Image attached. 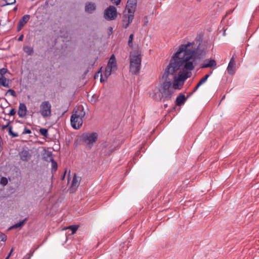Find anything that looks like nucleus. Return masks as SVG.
<instances>
[{"label":"nucleus","mask_w":259,"mask_h":259,"mask_svg":"<svg viewBox=\"0 0 259 259\" xmlns=\"http://www.w3.org/2000/svg\"><path fill=\"white\" fill-rule=\"evenodd\" d=\"M1 183L3 185H6L8 183V180L6 178H2L1 180Z\"/></svg>","instance_id":"nucleus-36"},{"label":"nucleus","mask_w":259,"mask_h":259,"mask_svg":"<svg viewBox=\"0 0 259 259\" xmlns=\"http://www.w3.org/2000/svg\"><path fill=\"white\" fill-rule=\"evenodd\" d=\"M134 13H128V14L126 15L127 20L129 21L131 23L133 21L134 17Z\"/></svg>","instance_id":"nucleus-31"},{"label":"nucleus","mask_w":259,"mask_h":259,"mask_svg":"<svg viewBox=\"0 0 259 259\" xmlns=\"http://www.w3.org/2000/svg\"><path fill=\"white\" fill-rule=\"evenodd\" d=\"M7 240V236L0 232V241H5Z\"/></svg>","instance_id":"nucleus-34"},{"label":"nucleus","mask_w":259,"mask_h":259,"mask_svg":"<svg viewBox=\"0 0 259 259\" xmlns=\"http://www.w3.org/2000/svg\"><path fill=\"white\" fill-rule=\"evenodd\" d=\"M7 94H10L14 97H15L17 96L15 91L12 89L9 90L7 92Z\"/></svg>","instance_id":"nucleus-35"},{"label":"nucleus","mask_w":259,"mask_h":259,"mask_svg":"<svg viewBox=\"0 0 259 259\" xmlns=\"http://www.w3.org/2000/svg\"><path fill=\"white\" fill-rule=\"evenodd\" d=\"M0 85L5 88H9V79H7L5 76H0Z\"/></svg>","instance_id":"nucleus-19"},{"label":"nucleus","mask_w":259,"mask_h":259,"mask_svg":"<svg viewBox=\"0 0 259 259\" xmlns=\"http://www.w3.org/2000/svg\"><path fill=\"white\" fill-rule=\"evenodd\" d=\"M141 64V58L140 55L137 51H135L130 55V71L133 74L139 73Z\"/></svg>","instance_id":"nucleus-2"},{"label":"nucleus","mask_w":259,"mask_h":259,"mask_svg":"<svg viewBox=\"0 0 259 259\" xmlns=\"http://www.w3.org/2000/svg\"><path fill=\"white\" fill-rule=\"evenodd\" d=\"M163 99H170L174 93L171 83L169 81L164 82L160 86Z\"/></svg>","instance_id":"nucleus-5"},{"label":"nucleus","mask_w":259,"mask_h":259,"mask_svg":"<svg viewBox=\"0 0 259 259\" xmlns=\"http://www.w3.org/2000/svg\"><path fill=\"white\" fill-rule=\"evenodd\" d=\"M151 97L156 101H160L163 99L160 87H155L150 93Z\"/></svg>","instance_id":"nucleus-8"},{"label":"nucleus","mask_w":259,"mask_h":259,"mask_svg":"<svg viewBox=\"0 0 259 259\" xmlns=\"http://www.w3.org/2000/svg\"><path fill=\"white\" fill-rule=\"evenodd\" d=\"M231 12V11H229L228 13H227V14L230 13Z\"/></svg>","instance_id":"nucleus-52"},{"label":"nucleus","mask_w":259,"mask_h":259,"mask_svg":"<svg viewBox=\"0 0 259 259\" xmlns=\"http://www.w3.org/2000/svg\"><path fill=\"white\" fill-rule=\"evenodd\" d=\"M114 71L111 68H108V66H107L104 72V75L106 78H107L111 75V73Z\"/></svg>","instance_id":"nucleus-25"},{"label":"nucleus","mask_w":259,"mask_h":259,"mask_svg":"<svg viewBox=\"0 0 259 259\" xmlns=\"http://www.w3.org/2000/svg\"><path fill=\"white\" fill-rule=\"evenodd\" d=\"M186 79H183L181 78H180V74H179V77L177 79H176L173 83L172 85V90L176 89V90H180L181 89V87L183 85L184 81Z\"/></svg>","instance_id":"nucleus-14"},{"label":"nucleus","mask_w":259,"mask_h":259,"mask_svg":"<svg viewBox=\"0 0 259 259\" xmlns=\"http://www.w3.org/2000/svg\"><path fill=\"white\" fill-rule=\"evenodd\" d=\"M210 76L209 74H206L204 76V77H203L198 82V85H201L202 84H203V83H204L207 78L209 77V76Z\"/></svg>","instance_id":"nucleus-29"},{"label":"nucleus","mask_w":259,"mask_h":259,"mask_svg":"<svg viewBox=\"0 0 259 259\" xmlns=\"http://www.w3.org/2000/svg\"><path fill=\"white\" fill-rule=\"evenodd\" d=\"M112 3L116 5H118L120 4L121 0H111Z\"/></svg>","instance_id":"nucleus-41"},{"label":"nucleus","mask_w":259,"mask_h":259,"mask_svg":"<svg viewBox=\"0 0 259 259\" xmlns=\"http://www.w3.org/2000/svg\"><path fill=\"white\" fill-rule=\"evenodd\" d=\"M49 156L50 160L52 162V171H56L57 169V163L55 161H54L51 155Z\"/></svg>","instance_id":"nucleus-22"},{"label":"nucleus","mask_w":259,"mask_h":259,"mask_svg":"<svg viewBox=\"0 0 259 259\" xmlns=\"http://www.w3.org/2000/svg\"><path fill=\"white\" fill-rule=\"evenodd\" d=\"M39 112L44 118L50 117L52 115V105L49 101H42L39 105Z\"/></svg>","instance_id":"nucleus-4"},{"label":"nucleus","mask_w":259,"mask_h":259,"mask_svg":"<svg viewBox=\"0 0 259 259\" xmlns=\"http://www.w3.org/2000/svg\"><path fill=\"white\" fill-rule=\"evenodd\" d=\"M30 157L29 152L27 150H23L20 153V157L22 161H28Z\"/></svg>","instance_id":"nucleus-20"},{"label":"nucleus","mask_w":259,"mask_h":259,"mask_svg":"<svg viewBox=\"0 0 259 259\" xmlns=\"http://www.w3.org/2000/svg\"><path fill=\"white\" fill-rule=\"evenodd\" d=\"M33 253H28L26 255H25L23 259H30L31 257L32 256Z\"/></svg>","instance_id":"nucleus-39"},{"label":"nucleus","mask_w":259,"mask_h":259,"mask_svg":"<svg viewBox=\"0 0 259 259\" xmlns=\"http://www.w3.org/2000/svg\"><path fill=\"white\" fill-rule=\"evenodd\" d=\"M39 133L45 137H48L49 134L48 130L46 128H41L39 130Z\"/></svg>","instance_id":"nucleus-28"},{"label":"nucleus","mask_w":259,"mask_h":259,"mask_svg":"<svg viewBox=\"0 0 259 259\" xmlns=\"http://www.w3.org/2000/svg\"><path fill=\"white\" fill-rule=\"evenodd\" d=\"M30 15H25L19 20L18 26V30H20L22 27L29 21Z\"/></svg>","instance_id":"nucleus-17"},{"label":"nucleus","mask_w":259,"mask_h":259,"mask_svg":"<svg viewBox=\"0 0 259 259\" xmlns=\"http://www.w3.org/2000/svg\"><path fill=\"white\" fill-rule=\"evenodd\" d=\"M96 77H98V75H95V78H96Z\"/></svg>","instance_id":"nucleus-49"},{"label":"nucleus","mask_w":259,"mask_h":259,"mask_svg":"<svg viewBox=\"0 0 259 259\" xmlns=\"http://www.w3.org/2000/svg\"><path fill=\"white\" fill-rule=\"evenodd\" d=\"M81 178L77 177L75 174H73V177L72 180L71 187L70 188V191L71 193H73L75 191L76 189L78 188L80 184Z\"/></svg>","instance_id":"nucleus-9"},{"label":"nucleus","mask_w":259,"mask_h":259,"mask_svg":"<svg viewBox=\"0 0 259 259\" xmlns=\"http://www.w3.org/2000/svg\"><path fill=\"white\" fill-rule=\"evenodd\" d=\"M27 108L24 103H20L19 105L18 114L19 117L23 118L27 114Z\"/></svg>","instance_id":"nucleus-13"},{"label":"nucleus","mask_w":259,"mask_h":259,"mask_svg":"<svg viewBox=\"0 0 259 259\" xmlns=\"http://www.w3.org/2000/svg\"><path fill=\"white\" fill-rule=\"evenodd\" d=\"M147 19H148L147 16H145L144 17L145 24H146L148 23Z\"/></svg>","instance_id":"nucleus-45"},{"label":"nucleus","mask_w":259,"mask_h":259,"mask_svg":"<svg viewBox=\"0 0 259 259\" xmlns=\"http://www.w3.org/2000/svg\"><path fill=\"white\" fill-rule=\"evenodd\" d=\"M23 35H20V36L19 37L18 39V40L19 41H22V40H23Z\"/></svg>","instance_id":"nucleus-42"},{"label":"nucleus","mask_w":259,"mask_h":259,"mask_svg":"<svg viewBox=\"0 0 259 259\" xmlns=\"http://www.w3.org/2000/svg\"><path fill=\"white\" fill-rule=\"evenodd\" d=\"M26 220H27V218H25L23 221H20V222L11 226L10 228H9V230H11L12 229H15V228L21 227L22 225H24V224L25 223V222H26Z\"/></svg>","instance_id":"nucleus-24"},{"label":"nucleus","mask_w":259,"mask_h":259,"mask_svg":"<svg viewBox=\"0 0 259 259\" xmlns=\"http://www.w3.org/2000/svg\"><path fill=\"white\" fill-rule=\"evenodd\" d=\"M8 132L9 134L13 138L17 137L18 136L17 133L13 132L12 126L11 125L8 126Z\"/></svg>","instance_id":"nucleus-26"},{"label":"nucleus","mask_w":259,"mask_h":259,"mask_svg":"<svg viewBox=\"0 0 259 259\" xmlns=\"http://www.w3.org/2000/svg\"><path fill=\"white\" fill-rule=\"evenodd\" d=\"M31 131L30 130L28 129V128H25L24 129V131L23 132H22V135H24V134H31Z\"/></svg>","instance_id":"nucleus-37"},{"label":"nucleus","mask_w":259,"mask_h":259,"mask_svg":"<svg viewBox=\"0 0 259 259\" xmlns=\"http://www.w3.org/2000/svg\"><path fill=\"white\" fill-rule=\"evenodd\" d=\"M197 1H198V2H200V1H201L202 0H197Z\"/></svg>","instance_id":"nucleus-51"},{"label":"nucleus","mask_w":259,"mask_h":259,"mask_svg":"<svg viewBox=\"0 0 259 259\" xmlns=\"http://www.w3.org/2000/svg\"><path fill=\"white\" fill-rule=\"evenodd\" d=\"M107 78H106L105 76L103 75L102 74H101V78H100V81L101 82H104L107 80Z\"/></svg>","instance_id":"nucleus-40"},{"label":"nucleus","mask_w":259,"mask_h":259,"mask_svg":"<svg viewBox=\"0 0 259 259\" xmlns=\"http://www.w3.org/2000/svg\"><path fill=\"white\" fill-rule=\"evenodd\" d=\"M200 85H198V83L197 84V85L196 86L193 92H196L198 89V88L200 87Z\"/></svg>","instance_id":"nucleus-43"},{"label":"nucleus","mask_w":259,"mask_h":259,"mask_svg":"<svg viewBox=\"0 0 259 259\" xmlns=\"http://www.w3.org/2000/svg\"><path fill=\"white\" fill-rule=\"evenodd\" d=\"M137 4V0H128L126 6V10L127 11V12L135 13Z\"/></svg>","instance_id":"nucleus-11"},{"label":"nucleus","mask_w":259,"mask_h":259,"mask_svg":"<svg viewBox=\"0 0 259 259\" xmlns=\"http://www.w3.org/2000/svg\"><path fill=\"white\" fill-rule=\"evenodd\" d=\"M5 3L2 4L1 6L4 7L7 5H11L14 4L16 3V0H3Z\"/></svg>","instance_id":"nucleus-27"},{"label":"nucleus","mask_w":259,"mask_h":259,"mask_svg":"<svg viewBox=\"0 0 259 259\" xmlns=\"http://www.w3.org/2000/svg\"><path fill=\"white\" fill-rule=\"evenodd\" d=\"M96 9V5L93 2H87L85 5V11L89 14H92Z\"/></svg>","instance_id":"nucleus-15"},{"label":"nucleus","mask_w":259,"mask_h":259,"mask_svg":"<svg viewBox=\"0 0 259 259\" xmlns=\"http://www.w3.org/2000/svg\"><path fill=\"white\" fill-rule=\"evenodd\" d=\"M194 42H188L180 46L165 69L162 75L163 79H166L169 75H174L180 69V78L186 79L191 76V71L197 64L196 60L200 59L205 54L204 50L194 48Z\"/></svg>","instance_id":"nucleus-1"},{"label":"nucleus","mask_w":259,"mask_h":259,"mask_svg":"<svg viewBox=\"0 0 259 259\" xmlns=\"http://www.w3.org/2000/svg\"><path fill=\"white\" fill-rule=\"evenodd\" d=\"M98 135L97 133H86L82 135L83 142L87 145L89 148H91L98 139Z\"/></svg>","instance_id":"nucleus-6"},{"label":"nucleus","mask_w":259,"mask_h":259,"mask_svg":"<svg viewBox=\"0 0 259 259\" xmlns=\"http://www.w3.org/2000/svg\"><path fill=\"white\" fill-rule=\"evenodd\" d=\"M107 66H108V68H110L114 71L117 70V63L115 56L114 55H112L111 56Z\"/></svg>","instance_id":"nucleus-16"},{"label":"nucleus","mask_w":259,"mask_h":259,"mask_svg":"<svg viewBox=\"0 0 259 259\" xmlns=\"http://www.w3.org/2000/svg\"><path fill=\"white\" fill-rule=\"evenodd\" d=\"M227 69L229 74L233 75L235 74L236 71V63L234 56L230 59Z\"/></svg>","instance_id":"nucleus-10"},{"label":"nucleus","mask_w":259,"mask_h":259,"mask_svg":"<svg viewBox=\"0 0 259 259\" xmlns=\"http://www.w3.org/2000/svg\"><path fill=\"white\" fill-rule=\"evenodd\" d=\"M16 10H17V8H16V7H15V8H14V11H16Z\"/></svg>","instance_id":"nucleus-48"},{"label":"nucleus","mask_w":259,"mask_h":259,"mask_svg":"<svg viewBox=\"0 0 259 259\" xmlns=\"http://www.w3.org/2000/svg\"><path fill=\"white\" fill-rule=\"evenodd\" d=\"M122 21V26L125 28H127L130 24H131V23L127 20V17L126 14H124L123 15Z\"/></svg>","instance_id":"nucleus-23"},{"label":"nucleus","mask_w":259,"mask_h":259,"mask_svg":"<svg viewBox=\"0 0 259 259\" xmlns=\"http://www.w3.org/2000/svg\"><path fill=\"white\" fill-rule=\"evenodd\" d=\"M187 100V98H186L185 96L183 94L179 95L176 99V103L177 105L179 106H180L183 105Z\"/></svg>","instance_id":"nucleus-18"},{"label":"nucleus","mask_w":259,"mask_h":259,"mask_svg":"<svg viewBox=\"0 0 259 259\" xmlns=\"http://www.w3.org/2000/svg\"><path fill=\"white\" fill-rule=\"evenodd\" d=\"M65 173L66 172L64 173L63 176L62 177V179H63L64 178H65Z\"/></svg>","instance_id":"nucleus-46"},{"label":"nucleus","mask_w":259,"mask_h":259,"mask_svg":"<svg viewBox=\"0 0 259 259\" xmlns=\"http://www.w3.org/2000/svg\"><path fill=\"white\" fill-rule=\"evenodd\" d=\"M96 77H98V75H95V78H96Z\"/></svg>","instance_id":"nucleus-50"},{"label":"nucleus","mask_w":259,"mask_h":259,"mask_svg":"<svg viewBox=\"0 0 259 259\" xmlns=\"http://www.w3.org/2000/svg\"><path fill=\"white\" fill-rule=\"evenodd\" d=\"M13 250V249L12 248V249L11 250L10 252V253L9 254V255L7 256V257L5 259H9V258L10 256L11 255V253L12 252Z\"/></svg>","instance_id":"nucleus-44"},{"label":"nucleus","mask_w":259,"mask_h":259,"mask_svg":"<svg viewBox=\"0 0 259 259\" xmlns=\"http://www.w3.org/2000/svg\"><path fill=\"white\" fill-rule=\"evenodd\" d=\"M8 72V70L6 68L0 69V76H4Z\"/></svg>","instance_id":"nucleus-33"},{"label":"nucleus","mask_w":259,"mask_h":259,"mask_svg":"<svg viewBox=\"0 0 259 259\" xmlns=\"http://www.w3.org/2000/svg\"><path fill=\"white\" fill-rule=\"evenodd\" d=\"M104 17L107 20H114L117 17V10L115 7L110 6L104 11Z\"/></svg>","instance_id":"nucleus-7"},{"label":"nucleus","mask_w":259,"mask_h":259,"mask_svg":"<svg viewBox=\"0 0 259 259\" xmlns=\"http://www.w3.org/2000/svg\"><path fill=\"white\" fill-rule=\"evenodd\" d=\"M133 38H134V34H131L130 35V36H129L128 42V46L130 47H133Z\"/></svg>","instance_id":"nucleus-32"},{"label":"nucleus","mask_w":259,"mask_h":259,"mask_svg":"<svg viewBox=\"0 0 259 259\" xmlns=\"http://www.w3.org/2000/svg\"><path fill=\"white\" fill-rule=\"evenodd\" d=\"M109 29H109V31H111L112 30V27H110V28H109Z\"/></svg>","instance_id":"nucleus-47"},{"label":"nucleus","mask_w":259,"mask_h":259,"mask_svg":"<svg viewBox=\"0 0 259 259\" xmlns=\"http://www.w3.org/2000/svg\"><path fill=\"white\" fill-rule=\"evenodd\" d=\"M24 52L29 56H31L33 53V49L30 46H25L23 47Z\"/></svg>","instance_id":"nucleus-21"},{"label":"nucleus","mask_w":259,"mask_h":259,"mask_svg":"<svg viewBox=\"0 0 259 259\" xmlns=\"http://www.w3.org/2000/svg\"><path fill=\"white\" fill-rule=\"evenodd\" d=\"M16 110L15 109L12 108L10 110L9 113H8V115L10 116H13L16 114Z\"/></svg>","instance_id":"nucleus-38"},{"label":"nucleus","mask_w":259,"mask_h":259,"mask_svg":"<svg viewBox=\"0 0 259 259\" xmlns=\"http://www.w3.org/2000/svg\"><path fill=\"white\" fill-rule=\"evenodd\" d=\"M217 66V62L214 59H206L200 65V68H215Z\"/></svg>","instance_id":"nucleus-12"},{"label":"nucleus","mask_w":259,"mask_h":259,"mask_svg":"<svg viewBox=\"0 0 259 259\" xmlns=\"http://www.w3.org/2000/svg\"><path fill=\"white\" fill-rule=\"evenodd\" d=\"M66 229H70L71 230V234H74L76 231L78 229V227L77 226H75V225H73V226H70L67 228H66Z\"/></svg>","instance_id":"nucleus-30"},{"label":"nucleus","mask_w":259,"mask_h":259,"mask_svg":"<svg viewBox=\"0 0 259 259\" xmlns=\"http://www.w3.org/2000/svg\"><path fill=\"white\" fill-rule=\"evenodd\" d=\"M85 115V112L83 108H80L79 111H75L71 116L70 121L72 127L74 129H78L82 124V118Z\"/></svg>","instance_id":"nucleus-3"}]
</instances>
